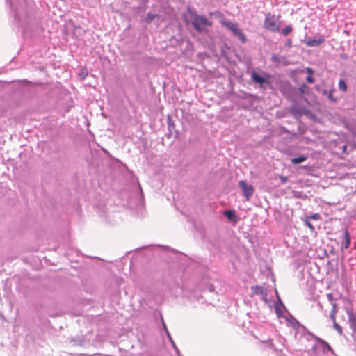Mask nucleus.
<instances>
[{
	"instance_id": "bb28decb",
	"label": "nucleus",
	"mask_w": 356,
	"mask_h": 356,
	"mask_svg": "<svg viewBox=\"0 0 356 356\" xmlns=\"http://www.w3.org/2000/svg\"><path fill=\"white\" fill-rule=\"evenodd\" d=\"M327 300L330 301V303L335 302V299L333 298V296L332 293H327Z\"/></svg>"
},
{
	"instance_id": "c85d7f7f",
	"label": "nucleus",
	"mask_w": 356,
	"mask_h": 356,
	"mask_svg": "<svg viewBox=\"0 0 356 356\" xmlns=\"http://www.w3.org/2000/svg\"><path fill=\"white\" fill-rule=\"evenodd\" d=\"M332 92L333 90H329V93L327 95L329 99L333 102H336V99L333 97L332 96Z\"/></svg>"
},
{
	"instance_id": "4468645a",
	"label": "nucleus",
	"mask_w": 356,
	"mask_h": 356,
	"mask_svg": "<svg viewBox=\"0 0 356 356\" xmlns=\"http://www.w3.org/2000/svg\"><path fill=\"white\" fill-rule=\"evenodd\" d=\"M10 6H11L13 12L14 13L15 18L19 20L20 19L19 9H18L17 8H15L14 6L13 5V3H11Z\"/></svg>"
},
{
	"instance_id": "0eeeda50",
	"label": "nucleus",
	"mask_w": 356,
	"mask_h": 356,
	"mask_svg": "<svg viewBox=\"0 0 356 356\" xmlns=\"http://www.w3.org/2000/svg\"><path fill=\"white\" fill-rule=\"evenodd\" d=\"M275 293H276V295L277 296L278 300L275 304V312H276L277 315L278 316H282L283 312L285 310V307L282 304V302H281V300H280V298L278 296L277 291H275Z\"/></svg>"
},
{
	"instance_id": "f3484780",
	"label": "nucleus",
	"mask_w": 356,
	"mask_h": 356,
	"mask_svg": "<svg viewBox=\"0 0 356 356\" xmlns=\"http://www.w3.org/2000/svg\"><path fill=\"white\" fill-rule=\"evenodd\" d=\"M304 224L305 225L307 226L310 230L312 232H314V226L312 225V224L310 222V220L309 218H307V217L305 218V219L304 220Z\"/></svg>"
},
{
	"instance_id": "1a4fd4ad",
	"label": "nucleus",
	"mask_w": 356,
	"mask_h": 356,
	"mask_svg": "<svg viewBox=\"0 0 356 356\" xmlns=\"http://www.w3.org/2000/svg\"><path fill=\"white\" fill-rule=\"evenodd\" d=\"M350 236L348 230H346L343 233V237L341 244V249L346 250L350 247Z\"/></svg>"
},
{
	"instance_id": "a211bd4d",
	"label": "nucleus",
	"mask_w": 356,
	"mask_h": 356,
	"mask_svg": "<svg viewBox=\"0 0 356 356\" xmlns=\"http://www.w3.org/2000/svg\"><path fill=\"white\" fill-rule=\"evenodd\" d=\"M224 214L229 220H232V218L234 217V213L232 211H225Z\"/></svg>"
},
{
	"instance_id": "6e6552de",
	"label": "nucleus",
	"mask_w": 356,
	"mask_h": 356,
	"mask_svg": "<svg viewBox=\"0 0 356 356\" xmlns=\"http://www.w3.org/2000/svg\"><path fill=\"white\" fill-rule=\"evenodd\" d=\"M325 40L323 36L319 37L318 39H309L306 41V45L307 47H318L321 45Z\"/></svg>"
},
{
	"instance_id": "6ab92c4d",
	"label": "nucleus",
	"mask_w": 356,
	"mask_h": 356,
	"mask_svg": "<svg viewBox=\"0 0 356 356\" xmlns=\"http://www.w3.org/2000/svg\"><path fill=\"white\" fill-rule=\"evenodd\" d=\"M291 112L296 116V117H298L301 114V112H300L296 108V106H291Z\"/></svg>"
},
{
	"instance_id": "473e14b6",
	"label": "nucleus",
	"mask_w": 356,
	"mask_h": 356,
	"mask_svg": "<svg viewBox=\"0 0 356 356\" xmlns=\"http://www.w3.org/2000/svg\"><path fill=\"white\" fill-rule=\"evenodd\" d=\"M307 72H308L309 75H312L313 74V70L310 67L307 68Z\"/></svg>"
},
{
	"instance_id": "2eb2a0df",
	"label": "nucleus",
	"mask_w": 356,
	"mask_h": 356,
	"mask_svg": "<svg viewBox=\"0 0 356 356\" xmlns=\"http://www.w3.org/2000/svg\"><path fill=\"white\" fill-rule=\"evenodd\" d=\"M156 16L157 15L155 14L147 13L145 20L147 23H150L155 19Z\"/></svg>"
},
{
	"instance_id": "412c9836",
	"label": "nucleus",
	"mask_w": 356,
	"mask_h": 356,
	"mask_svg": "<svg viewBox=\"0 0 356 356\" xmlns=\"http://www.w3.org/2000/svg\"><path fill=\"white\" fill-rule=\"evenodd\" d=\"M334 323V327L336 329V330L338 332V333L341 335L342 333H343V330L341 328V327L336 323V321L333 322Z\"/></svg>"
},
{
	"instance_id": "ddd939ff",
	"label": "nucleus",
	"mask_w": 356,
	"mask_h": 356,
	"mask_svg": "<svg viewBox=\"0 0 356 356\" xmlns=\"http://www.w3.org/2000/svg\"><path fill=\"white\" fill-rule=\"evenodd\" d=\"M339 88L345 92L347 90V85L346 81L343 79H340L339 82Z\"/></svg>"
},
{
	"instance_id": "c9c22d12",
	"label": "nucleus",
	"mask_w": 356,
	"mask_h": 356,
	"mask_svg": "<svg viewBox=\"0 0 356 356\" xmlns=\"http://www.w3.org/2000/svg\"><path fill=\"white\" fill-rule=\"evenodd\" d=\"M286 177H285V178H283V179H282V181H286Z\"/></svg>"
},
{
	"instance_id": "cd10ccee",
	"label": "nucleus",
	"mask_w": 356,
	"mask_h": 356,
	"mask_svg": "<svg viewBox=\"0 0 356 356\" xmlns=\"http://www.w3.org/2000/svg\"><path fill=\"white\" fill-rule=\"evenodd\" d=\"M336 314H337V312L330 311V318L333 321V322L336 321V320H335Z\"/></svg>"
},
{
	"instance_id": "9b49d317",
	"label": "nucleus",
	"mask_w": 356,
	"mask_h": 356,
	"mask_svg": "<svg viewBox=\"0 0 356 356\" xmlns=\"http://www.w3.org/2000/svg\"><path fill=\"white\" fill-rule=\"evenodd\" d=\"M307 159V156L302 155L300 156L295 157V158L291 159V163L293 164L296 165V164H299V163H303Z\"/></svg>"
},
{
	"instance_id": "a878e982",
	"label": "nucleus",
	"mask_w": 356,
	"mask_h": 356,
	"mask_svg": "<svg viewBox=\"0 0 356 356\" xmlns=\"http://www.w3.org/2000/svg\"><path fill=\"white\" fill-rule=\"evenodd\" d=\"M308 89L307 86L305 84H303L299 88V90L301 94H304L306 92V90Z\"/></svg>"
},
{
	"instance_id": "423d86ee",
	"label": "nucleus",
	"mask_w": 356,
	"mask_h": 356,
	"mask_svg": "<svg viewBox=\"0 0 356 356\" xmlns=\"http://www.w3.org/2000/svg\"><path fill=\"white\" fill-rule=\"evenodd\" d=\"M346 313L348 317V322L353 330H356V316L352 309H347Z\"/></svg>"
},
{
	"instance_id": "2f4dec72",
	"label": "nucleus",
	"mask_w": 356,
	"mask_h": 356,
	"mask_svg": "<svg viewBox=\"0 0 356 356\" xmlns=\"http://www.w3.org/2000/svg\"><path fill=\"white\" fill-rule=\"evenodd\" d=\"M291 44H292V41L291 40H288L286 43H285V46L286 47H291Z\"/></svg>"
},
{
	"instance_id": "c756f323",
	"label": "nucleus",
	"mask_w": 356,
	"mask_h": 356,
	"mask_svg": "<svg viewBox=\"0 0 356 356\" xmlns=\"http://www.w3.org/2000/svg\"><path fill=\"white\" fill-rule=\"evenodd\" d=\"M331 305H332V309H331V311H334V312H337V307L336 302H332Z\"/></svg>"
},
{
	"instance_id": "f257e3e1",
	"label": "nucleus",
	"mask_w": 356,
	"mask_h": 356,
	"mask_svg": "<svg viewBox=\"0 0 356 356\" xmlns=\"http://www.w3.org/2000/svg\"><path fill=\"white\" fill-rule=\"evenodd\" d=\"M291 323L296 329L295 336L296 338L315 341L312 348L314 356H330V355L334 354L332 349L326 341L308 332L305 327L300 325L298 321L293 318Z\"/></svg>"
},
{
	"instance_id": "9d476101",
	"label": "nucleus",
	"mask_w": 356,
	"mask_h": 356,
	"mask_svg": "<svg viewBox=\"0 0 356 356\" xmlns=\"http://www.w3.org/2000/svg\"><path fill=\"white\" fill-rule=\"evenodd\" d=\"M251 78L254 83H259L261 86H262L264 83H268L267 81L263 76H261V75L258 74L256 72H253L252 74Z\"/></svg>"
},
{
	"instance_id": "f03ea898",
	"label": "nucleus",
	"mask_w": 356,
	"mask_h": 356,
	"mask_svg": "<svg viewBox=\"0 0 356 356\" xmlns=\"http://www.w3.org/2000/svg\"><path fill=\"white\" fill-rule=\"evenodd\" d=\"M280 24V16H275L270 13L265 14L264 27L266 29L273 33L279 32Z\"/></svg>"
},
{
	"instance_id": "7c9ffc66",
	"label": "nucleus",
	"mask_w": 356,
	"mask_h": 356,
	"mask_svg": "<svg viewBox=\"0 0 356 356\" xmlns=\"http://www.w3.org/2000/svg\"><path fill=\"white\" fill-rule=\"evenodd\" d=\"M307 81L308 83H314V79H313V77L312 76V75H309V76L307 77Z\"/></svg>"
},
{
	"instance_id": "aec40b11",
	"label": "nucleus",
	"mask_w": 356,
	"mask_h": 356,
	"mask_svg": "<svg viewBox=\"0 0 356 356\" xmlns=\"http://www.w3.org/2000/svg\"><path fill=\"white\" fill-rule=\"evenodd\" d=\"M282 58H283L280 57L279 56H277L276 54H273L272 56H271L272 61H273L275 63H280L281 62V59H282Z\"/></svg>"
},
{
	"instance_id": "f704fd0d",
	"label": "nucleus",
	"mask_w": 356,
	"mask_h": 356,
	"mask_svg": "<svg viewBox=\"0 0 356 356\" xmlns=\"http://www.w3.org/2000/svg\"><path fill=\"white\" fill-rule=\"evenodd\" d=\"M353 133L355 136H356V126L354 127L353 130Z\"/></svg>"
},
{
	"instance_id": "72a5a7b5",
	"label": "nucleus",
	"mask_w": 356,
	"mask_h": 356,
	"mask_svg": "<svg viewBox=\"0 0 356 356\" xmlns=\"http://www.w3.org/2000/svg\"><path fill=\"white\" fill-rule=\"evenodd\" d=\"M323 93L324 95H328L329 91H327V90H323Z\"/></svg>"
},
{
	"instance_id": "4be33fe9",
	"label": "nucleus",
	"mask_w": 356,
	"mask_h": 356,
	"mask_svg": "<svg viewBox=\"0 0 356 356\" xmlns=\"http://www.w3.org/2000/svg\"><path fill=\"white\" fill-rule=\"evenodd\" d=\"M266 289H265L263 287H259V286H257L256 287V289H254V293L256 294H263L264 293V291H266Z\"/></svg>"
},
{
	"instance_id": "dca6fc26",
	"label": "nucleus",
	"mask_w": 356,
	"mask_h": 356,
	"mask_svg": "<svg viewBox=\"0 0 356 356\" xmlns=\"http://www.w3.org/2000/svg\"><path fill=\"white\" fill-rule=\"evenodd\" d=\"M291 26H286L282 30V33L284 36H286L291 32Z\"/></svg>"
},
{
	"instance_id": "393cba45",
	"label": "nucleus",
	"mask_w": 356,
	"mask_h": 356,
	"mask_svg": "<svg viewBox=\"0 0 356 356\" xmlns=\"http://www.w3.org/2000/svg\"><path fill=\"white\" fill-rule=\"evenodd\" d=\"M164 327H165V329L166 333H167V334H168V338H169V339L170 340V341H171V343H172V346H173L174 348H175L177 351H178L177 348L176 347V346H175V343L173 342V341H172V338H171V337H170V333L168 332V330H167L166 327H165V325H164Z\"/></svg>"
},
{
	"instance_id": "f8f14e48",
	"label": "nucleus",
	"mask_w": 356,
	"mask_h": 356,
	"mask_svg": "<svg viewBox=\"0 0 356 356\" xmlns=\"http://www.w3.org/2000/svg\"><path fill=\"white\" fill-rule=\"evenodd\" d=\"M234 36L237 37L238 38V40L242 42V43H245L246 41H247V38H246V36L245 35V34L243 33L242 30L240 29L239 31H238L237 33H236V34L234 35Z\"/></svg>"
},
{
	"instance_id": "20e7f679",
	"label": "nucleus",
	"mask_w": 356,
	"mask_h": 356,
	"mask_svg": "<svg viewBox=\"0 0 356 356\" xmlns=\"http://www.w3.org/2000/svg\"><path fill=\"white\" fill-rule=\"evenodd\" d=\"M238 186L243 191V195L246 200H250L254 193V187L249 184L246 181L241 180L238 182Z\"/></svg>"
},
{
	"instance_id": "b1692460",
	"label": "nucleus",
	"mask_w": 356,
	"mask_h": 356,
	"mask_svg": "<svg viewBox=\"0 0 356 356\" xmlns=\"http://www.w3.org/2000/svg\"><path fill=\"white\" fill-rule=\"evenodd\" d=\"M261 299L266 302V303H269V300L267 298V290H266L264 291V293L263 294H261Z\"/></svg>"
},
{
	"instance_id": "39448f33",
	"label": "nucleus",
	"mask_w": 356,
	"mask_h": 356,
	"mask_svg": "<svg viewBox=\"0 0 356 356\" xmlns=\"http://www.w3.org/2000/svg\"><path fill=\"white\" fill-rule=\"evenodd\" d=\"M221 24L229 30L234 35L241 29L238 27V24L231 22L229 20H222Z\"/></svg>"
},
{
	"instance_id": "7ed1b4c3",
	"label": "nucleus",
	"mask_w": 356,
	"mask_h": 356,
	"mask_svg": "<svg viewBox=\"0 0 356 356\" xmlns=\"http://www.w3.org/2000/svg\"><path fill=\"white\" fill-rule=\"evenodd\" d=\"M192 24L194 29L198 32H201L203 30L204 26H211V22L204 16L195 15Z\"/></svg>"
},
{
	"instance_id": "5701e85b",
	"label": "nucleus",
	"mask_w": 356,
	"mask_h": 356,
	"mask_svg": "<svg viewBox=\"0 0 356 356\" xmlns=\"http://www.w3.org/2000/svg\"><path fill=\"white\" fill-rule=\"evenodd\" d=\"M307 218H309V220L312 219V220H319L321 216L318 213H314V214H312V216H307Z\"/></svg>"
}]
</instances>
